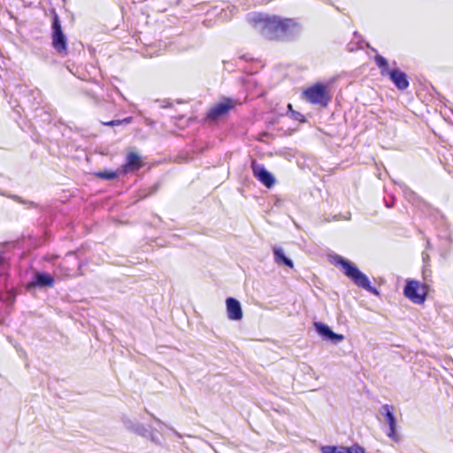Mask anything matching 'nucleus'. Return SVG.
<instances>
[{"label": "nucleus", "mask_w": 453, "mask_h": 453, "mask_svg": "<svg viewBox=\"0 0 453 453\" xmlns=\"http://www.w3.org/2000/svg\"><path fill=\"white\" fill-rule=\"evenodd\" d=\"M6 267V261L5 259L0 255V275L3 274L5 271Z\"/></svg>", "instance_id": "nucleus-21"}, {"label": "nucleus", "mask_w": 453, "mask_h": 453, "mask_svg": "<svg viewBox=\"0 0 453 453\" xmlns=\"http://www.w3.org/2000/svg\"><path fill=\"white\" fill-rule=\"evenodd\" d=\"M30 285L39 288L52 287L54 285V278L49 273L36 272Z\"/></svg>", "instance_id": "nucleus-13"}, {"label": "nucleus", "mask_w": 453, "mask_h": 453, "mask_svg": "<svg viewBox=\"0 0 453 453\" xmlns=\"http://www.w3.org/2000/svg\"><path fill=\"white\" fill-rule=\"evenodd\" d=\"M248 20L264 37L270 40H285L300 30L299 25L292 19L255 12L248 15Z\"/></svg>", "instance_id": "nucleus-1"}, {"label": "nucleus", "mask_w": 453, "mask_h": 453, "mask_svg": "<svg viewBox=\"0 0 453 453\" xmlns=\"http://www.w3.org/2000/svg\"><path fill=\"white\" fill-rule=\"evenodd\" d=\"M346 453H365V449L357 445L346 448Z\"/></svg>", "instance_id": "nucleus-20"}, {"label": "nucleus", "mask_w": 453, "mask_h": 453, "mask_svg": "<svg viewBox=\"0 0 453 453\" xmlns=\"http://www.w3.org/2000/svg\"><path fill=\"white\" fill-rule=\"evenodd\" d=\"M52 46L60 54H66L67 40L61 27V23L57 13L52 19Z\"/></svg>", "instance_id": "nucleus-4"}, {"label": "nucleus", "mask_w": 453, "mask_h": 453, "mask_svg": "<svg viewBox=\"0 0 453 453\" xmlns=\"http://www.w3.org/2000/svg\"><path fill=\"white\" fill-rule=\"evenodd\" d=\"M142 165L141 157L135 152H130L127 154L126 163L122 165L120 172L123 173L135 172L138 171Z\"/></svg>", "instance_id": "nucleus-10"}, {"label": "nucleus", "mask_w": 453, "mask_h": 453, "mask_svg": "<svg viewBox=\"0 0 453 453\" xmlns=\"http://www.w3.org/2000/svg\"><path fill=\"white\" fill-rule=\"evenodd\" d=\"M134 434L142 437L147 438L149 437L150 431L142 424H141L139 426L136 427V431Z\"/></svg>", "instance_id": "nucleus-19"}, {"label": "nucleus", "mask_w": 453, "mask_h": 453, "mask_svg": "<svg viewBox=\"0 0 453 453\" xmlns=\"http://www.w3.org/2000/svg\"><path fill=\"white\" fill-rule=\"evenodd\" d=\"M96 175L101 179L113 180V179L117 178L118 173L112 172V171H103V172L96 173Z\"/></svg>", "instance_id": "nucleus-18"}, {"label": "nucleus", "mask_w": 453, "mask_h": 453, "mask_svg": "<svg viewBox=\"0 0 453 453\" xmlns=\"http://www.w3.org/2000/svg\"><path fill=\"white\" fill-rule=\"evenodd\" d=\"M274 261L278 265H284L288 267L292 268L294 264L290 258L285 256L284 251L281 248H273Z\"/></svg>", "instance_id": "nucleus-14"}, {"label": "nucleus", "mask_w": 453, "mask_h": 453, "mask_svg": "<svg viewBox=\"0 0 453 453\" xmlns=\"http://www.w3.org/2000/svg\"><path fill=\"white\" fill-rule=\"evenodd\" d=\"M403 294L414 303L421 304L426 300V286L420 284L418 280H409L403 289Z\"/></svg>", "instance_id": "nucleus-5"}, {"label": "nucleus", "mask_w": 453, "mask_h": 453, "mask_svg": "<svg viewBox=\"0 0 453 453\" xmlns=\"http://www.w3.org/2000/svg\"><path fill=\"white\" fill-rule=\"evenodd\" d=\"M253 175L266 188H271L275 183V179L264 165L257 164L255 160L251 163Z\"/></svg>", "instance_id": "nucleus-7"}, {"label": "nucleus", "mask_w": 453, "mask_h": 453, "mask_svg": "<svg viewBox=\"0 0 453 453\" xmlns=\"http://www.w3.org/2000/svg\"><path fill=\"white\" fill-rule=\"evenodd\" d=\"M389 76L391 81L400 90H404L409 87V81L405 73L399 69H392L387 74Z\"/></svg>", "instance_id": "nucleus-12"}, {"label": "nucleus", "mask_w": 453, "mask_h": 453, "mask_svg": "<svg viewBox=\"0 0 453 453\" xmlns=\"http://www.w3.org/2000/svg\"><path fill=\"white\" fill-rule=\"evenodd\" d=\"M387 207L390 208L392 206V204H388V203H386Z\"/></svg>", "instance_id": "nucleus-27"}, {"label": "nucleus", "mask_w": 453, "mask_h": 453, "mask_svg": "<svg viewBox=\"0 0 453 453\" xmlns=\"http://www.w3.org/2000/svg\"><path fill=\"white\" fill-rule=\"evenodd\" d=\"M122 422L125 428L133 433H135L136 427L141 425V423L136 422L129 418H123Z\"/></svg>", "instance_id": "nucleus-16"}, {"label": "nucleus", "mask_w": 453, "mask_h": 453, "mask_svg": "<svg viewBox=\"0 0 453 453\" xmlns=\"http://www.w3.org/2000/svg\"><path fill=\"white\" fill-rule=\"evenodd\" d=\"M305 99L313 104L326 106L330 101L326 88L321 83H317L303 91Z\"/></svg>", "instance_id": "nucleus-3"}, {"label": "nucleus", "mask_w": 453, "mask_h": 453, "mask_svg": "<svg viewBox=\"0 0 453 453\" xmlns=\"http://www.w3.org/2000/svg\"><path fill=\"white\" fill-rule=\"evenodd\" d=\"M314 326L317 333L326 341L337 344L344 339L343 334L333 332L327 325L322 322H315Z\"/></svg>", "instance_id": "nucleus-9"}, {"label": "nucleus", "mask_w": 453, "mask_h": 453, "mask_svg": "<svg viewBox=\"0 0 453 453\" xmlns=\"http://www.w3.org/2000/svg\"><path fill=\"white\" fill-rule=\"evenodd\" d=\"M234 105L232 99L223 98L222 101L217 103L208 111L206 117L209 120L215 121L226 115Z\"/></svg>", "instance_id": "nucleus-6"}, {"label": "nucleus", "mask_w": 453, "mask_h": 453, "mask_svg": "<svg viewBox=\"0 0 453 453\" xmlns=\"http://www.w3.org/2000/svg\"><path fill=\"white\" fill-rule=\"evenodd\" d=\"M147 412L152 417V418L158 424L159 426V432L162 431L163 426H165V425L157 418H156L152 413H150L148 411Z\"/></svg>", "instance_id": "nucleus-22"}, {"label": "nucleus", "mask_w": 453, "mask_h": 453, "mask_svg": "<svg viewBox=\"0 0 453 453\" xmlns=\"http://www.w3.org/2000/svg\"><path fill=\"white\" fill-rule=\"evenodd\" d=\"M427 257H428V256H427V255H426V256L424 255V256H423V259H424V260H425V259H427Z\"/></svg>", "instance_id": "nucleus-26"}, {"label": "nucleus", "mask_w": 453, "mask_h": 453, "mask_svg": "<svg viewBox=\"0 0 453 453\" xmlns=\"http://www.w3.org/2000/svg\"><path fill=\"white\" fill-rule=\"evenodd\" d=\"M336 264L342 266L344 274L349 278L357 287L362 288L374 295H379L378 290L371 286L368 277L364 274L359 269L351 262L338 256Z\"/></svg>", "instance_id": "nucleus-2"}, {"label": "nucleus", "mask_w": 453, "mask_h": 453, "mask_svg": "<svg viewBox=\"0 0 453 453\" xmlns=\"http://www.w3.org/2000/svg\"><path fill=\"white\" fill-rule=\"evenodd\" d=\"M227 317L231 320H240L242 319V310L240 302L234 298L228 297L226 300Z\"/></svg>", "instance_id": "nucleus-11"}, {"label": "nucleus", "mask_w": 453, "mask_h": 453, "mask_svg": "<svg viewBox=\"0 0 453 453\" xmlns=\"http://www.w3.org/2000/svg\"><path fill=\"white\" fill-rule=\"evenodd\" d=\"M104 124L106 125V126H119V125H121V119L111 120V121H109V122H105Z\"/></svg>", "instance_id": "nucleus-23"}, {"label": "nucleus", "mask_w": 453, "mask_h": 453, "mask_svg": "<svg viewBox=\"0 0 453 453\" xmlns=\"http://www.w3.org/2000/svg\"><path fill=\"white\" fill-rule=\"evenodd\" d=\"M394 407L389 404H383L380 409V413L386 418L387 423L389 426V431L387 434L389 438L394 441H397L396 435V420L393 413Z\"/></svg>", "instance_id": "nucleus-8"}, {"label": "nucleus", "mask_w": 453, "mask_h": 453, "mask_svg": "<svg viewBox=\"0 0 453 453\" xmlns=\"http://www.w3.org/2000/svg\"><path fill=\"white\" fill-rule=\"evenodd\" d=\"M374 60L376 65L380 68V73L383 76L387 75L388 72H390L388 69V60L384 57L376 55Z\"/></svg>", "instance_id": "nucleus-15"}, {"label": "nucleus", "mask_w": 453, "mask_h": 453, "mask_svg": "<svg viewBox=\"0 0 453 453\" xmlns=\"http://www.w3.org/2000/svg\"><path fill=\"white\" fill-rule=\"evenodd\" d=\"M151 441L155 442V443H159V441L158 439L153 434L152 432L150 431V434H149V437Z\"/></svg>", "instance_id": "nucleus-24"}, {"label": "nucleus", "mask_w": 453, "mask_h": 453, "mask_svg": "<svg viewBox=\"0 0 453 453\" xmlns=\"http://www.w3.org/2000/svg\"><path fill=\"white\" fill-rule=\"evenodd\" d=\"M322 453H346L345 447H336V446H323L321 448Z\"/></svg>", "instance_id": "nucleus-17"}, {"label": "nucleus", "mask_w": 453, "mask_h": 453, "mask_svg": "<svg viewBox=\"0 0 453 453\" xmlns=\"http://www.w3.org/2000/svg\"><path fill=\"white\" fill-rule=\"evenodd\" d=\"M132 119H133L132 117L125 118V119H121V124H129V123H131Z\"/></svg>", "instance_id": "nucleus-25"}]
</instances>
